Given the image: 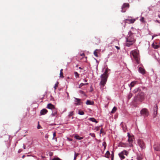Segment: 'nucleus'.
Returning <instances> with one entry per match:
<instances>
[{
  "instance_id": "34",
  "label": "nucleus",
  "mask_w": 160,
  "mask_h": 160,
  "mask_svg": "<svg viewBox=\"0 0 160 160\" xmlns=\"http://www.w3.org/2000/svg\"><path fill=\"white\" fill-rule=\"evenodd\" d=\"M58 82H57V83L55 84V86H54V88L55 90H56L57 89V88L58 87Z\"/></svg>"
},
{
  "instance_id": "41",
  "label": "nucleus",
  "mask_w": 160,
  "mask_h": 160,
  "mask_svg": "<svg viewBox=\"0 0 160 160\" xmlns=\"http://www.w3.org/2000/svg\"><path fill=\"white\" fill-rule=\"evenodd\" d=\"M80 56L82 57H85V54L84 53H82V54H80Z\"/></svg>"
},
{
  "instance_id": "12",
  "label": "nucleus",
  "mask_w": 160,
  "mask_h": 160,
  "mask_svg": "<svg viewBox=\"0 0 160 160\" xmlns=\"http://www.w3.org/2000/svg\"><path fill=\"white\" fill-rule=\"evenodd\" d=\"M154 150L157 151H160V145L159 144H155L153 146Z\"/></svg>"
},
{
  "instance_id": "15",
  "label": "nucleus",
  "mask_w": 160,
  "mask_h": 160,
  "mask_svg": "<svg viewBox=\"0 0 160 160\" xmlns=\"http://www.w3.org/2000/svg\"><path fill=\"white\" fill-rule=\"evenodd\" d=\"M109 70V69H108V68H107L104 72V73L101 75L102 76L105 77H107V78H108V71Z\"/></svg>"
},
{
  "instance_id": "47",
  "label": "nucleus",
  "mask_w": 160,
  "mask_h": 160,
  "mask_svg": "<svg viewBox=\"0 0 160 160\" xmlns=\"http://www.w3.org/2000/svg\"><path fill=\"white\" fill-rule=\"evenodd\" d=\"M79 92L80 93H82L83 94V93H84V92L83 91H82V90H80Z\"/></svg>"
},
{
  "instance_id": "55",
  "label": "nucleus",
  "mask_w": 160,
  "mask_h": 160,
  "mask_svg": "<svg viewBox=\"0 0 160 160\" xmlns=\"http://www.w3.org/2000/svg\"><path fill=\"white\" fill-rule=\"evenodd\" d=\"M158 17H159L160 18V15H158Z\"/></svg>"
},
{
  "instance_id": "23",
  "label": "nucleus",
  "mask_w": 160,
  "mask_h": 160,
  "mask_svg": "<svg viewBox=\"0 0 160 160\" xmlns=\"http://www.w3.org/2000/svg\"><path fill=\"white\" fill-rule=\"evenodd\" d=\"M87 57H82L81 58V62H86L87 61Z\"/></svg>"
},
{
  "instance_id": "2",
  "label": "nucleus",
  "mask_w": 160,
  "mask_h": 160,
  "mask_svg": "<svg viewBox=\"0 0 160 160\" xmlns=\"http://www.w3.org/2000/svg\"><path fill=\"white\" fill-rule=\"evenodd\" d=\"M130 54L131 58H132V57H133L137 64L139 63L140 58L138 51L136 50L132 51L130 53Z\"/></svg>"
},
{
  "instance_id": "45",
  "label": "nucleus",
  "mask_w": 160,
  "mask_h": 160,
  "mask_svg": "<svg viewBox=\"0 0 160 160\" xmlns=\"http://www.w3.org/2000/svg\"><path fill=\"white\" fill-rule=\"evenodd\" d=\"M115 47L118 50H119L120 49V48L119 47H118V46H115Z\"/></svg>"
},
{
  "instance_id": "60",
  "label": "nucleus",
  "mask_w": 160,
  "mask_h": 160,
  "mask_svg": "<svg viewBox=\"0 0 160 160\" xmlns=\"http://www.w3.org/2000/svg\"><path fill=\"white\" fill-rule=\"evenodd\" d=\"M92 90H91L90 92H92Z\"/></svg>"
},
{
  "instance_id": "1",
  "label": "nucleus",
  "mask_w": 160,
  "mask_h": 160,
  "mask_svg": "<svg viewBox=\"0 0 160 160\" xmlns=\"http://www.w3.org/2000/svg\"><path fill=\"white\" fill-rule=\"evenodd\" d=\"M126 39L125 45L128 47L131 46L136 42V39L134 38L132 33H131V31L129 32L128 36L126 38Z\"/></svg>"
},
{
  "instance_id": "54",
  "label": "nucleus",
  "mask_w": 160,
  "mask_h": 160,
  "mask_svg": "<svg viewBox=\"0 0 160 160\" xmlns=\"http://www.w3.org/2000/svg\"><path fill=\"white\" fill-rule=\"evenodd\" d=\"M84 81H85V82H87V80H84Z\"/></svg>"
},
{
  "instance_id": "10",
  "label": "nucleus",
  "mask_w": 160,
  "mask_h": 160,
  "mask_svg": "<svg viewBox=\"0 0 160 160\" xmlns=\"http://www.w3.org/2000/svg\"><path fill=\"white\" fill-rule=\"evenodd\" d=\"M74 98L75 99V105H80L82 104V102L81 101V99L76 98Z\"/></svg>"
},
{
  "instance_id": "22",
  "label": "nucleus",
  "mask_w": 160,
  "mask_h": 160,
  "mask_svg": "<svg viewBox=\"0 0 160 160\" xmlns=\"http://www.w3.org/2000/svg\"><path fill=\"white\" fill-rule=\"evenodd\" d=\"M99 52V50L98 49H96L94 52V55L97 57H98V53Z\"/></svg>"
},
{
  "instance_id": "42",
  "label": "nucleus",
  "mask_w": 160,
  "mask_h": 160,
  "mask_svg": "<svg viewBox=\"0 0 160 160\" xmlns=\"http://www.w3.org/2000/svg\"><path fill=\"white\" fill-rule=\"evenodd\" d=\"M97 131H98L99 130V127H96L95 128V129Z\"/></svg>"
},
{
  "instance_id": "58",
  "label": "nucleus",
  "mask_w": 160,
  "mask_h": 160,
  "mask_svg": "<svg viewBox=\"0 0 160 160\" xmlns=\"http://www.w3.org/2000/svg\"><path fill=\"white\" fill-rule=\"evenodd\" d=\"M24 157V156H22V158H23Z\"/></svg>"
},
{
  "instance_id": "53",
  "label": "nucleus",
  "mask_w": 160,
  "mask_h": 160,
  "mask_svg": "<svg viewBox=\"0 0 160 160\" xmlns=\"http://www.w3.org/2000/svg\"><path fill=\"white\" fill-rule=\"evenodd\" d=\"M153 38H154V36H152V39H153Z\"/></svg>"
},
{
  "instance_id": "4",
  "label": "nucleus",
  "mask_w": 160,
  "mask_h": 160,
  "mask_svg": "<svg viewBox=\"0 0 160 160\" xmlns=\"http://www.w3.org/2000/svg\"><path fill=\"white\" fill-rule=\"evenodd\" d=\"M101 80L100 83L101 87H103L106 84V82L108 78L102 76H101Z\"/></svg>"
},
{
  "instance_id": "16",
  "label": "nucleus",
  "mask_w": 160,
  "mask_h": 160,
  "mask_svg": "<svg viewBox=\"0 0 160 160\" xmlns=\"http://www.w3.org/2000/svg\"><path fill=\"white\" fill-rule=\"evenodd\" d=\"M48 110L45 109H43L40 111V114L41 115H44L48 112Z\"/></svg>"
},
{
  "instance_id": "38",
  "label": "nucleus",
  "mask_w": 160,
  "mask_h": 160,
  "mask_svg": "<svg viewBox=\"0 0 160 160\" xmlns=\"http://www.w3.org/2000/svg\"><path fill=\"white\" fill-rule=\"evenodd\" d=\"M89 135L92 137H95V134L94 133H90Z\"/></svg>"
},
{
  "instance_id": "33",
  "label": "nucleus",
  "mask_w": 160,
  "mask_h": 160,
  "mask_svg": "<svg viewBox=\"0 0 160 160\" xmlns=\"http://www.w3.org/2000/svg\"><path fill=\"white\" fill-rule=\"evenodd\" d=\"M132 94L131 93H129L128 95V99H129L132 96Z\"/></svg>"
},
{
  "instance_id": "39",
  "label": "nucleus",
  "mask_w": 160,
  "mask_h": 160,
  "mask_svg": "<svg viewBox=\"0 0 160 160\" xmlns=\"http://www.w3.org/2000/svg\"><path fill=\"white\" fill-rule=\"evenodd\" d=\"M84 85V84L83 83H81L79 86L78 88H81Z\"/></svg>"
},
{
  "instance_id": "11",
  "label": "nucleus",
  "mask_w": 160,
  "mask_h": 160,
  "mask_svg": "<svg viewBox=\"0 0 160 160\" xmlns=\"http://www.w3.org/2000/svg\"><path fill=\"white\" fill-rule=\"evenodd\" d=\"M135 21V19H126L124 21V22L125 23H133Z\"/></svg>"
},
{
  "instance_id": "5",
  "label": "nucleus",
  "mask_w": 160,
  "mask_h": 160,
  "mask_svg": "<svg viewBox=\"0 0 160 160\" xmlns=\"http://www.w3.org/2000/svg\"><path fill=\"white\" fill-rule=\"evenodd\" d=\"M128 154V152L127 151L124 150L119 153L118 155L121 159L122 160L124 159L125 158V157L124 156V155L127 156Z\"/></svg>"
},
{
  "instance_id": "36",
  "label": "nucleus",
  "mask_w": 160,
  "mask_h": 160,
  "mask_svg": "<svg viewBox=\"0 0 160 160\" xmlns=\"http://www.w3.org/2000/svg\"><path fill=\"white\" fill-rule=\"evenodd\" d=\"M73 113H74V112L73 111H72V112H70L69 113V117H71V116H73L74 114Z\"/></svg>"
},
{
  "instance_id": "6",
  "label": "nucleus",
  "mask_w": 160,
  "mask_h": 160,
  "mask_svg": "<svg viewBox=\"0 0 160 160\" xmlns=\"http://www.w3.org/2000/svg\"><path fill=\"white\" fill-rule=\"evenodd\" d=\"M128 142H129L128 144H129V147H132L133 146L132 143L133 138L132 137L130 136L129 133H128Z\"/></svg>"
},
{
  "instance_id": "40",
  "label": "nucleus",
  "mask_w": 160,
  "mask_h": 160,
  "mask_svg": "<svg viewBox=\"0 0 160 160\" xmlns=\"http://www.w3.org/2000/svg\"><path fill=\"white\" fill-rule=\"evenodd\" d=\"M52 160H61L58 158H54Z\"/></svg>"
},
{
  "instance_id": "21",
  "label": "nucleus",
  "mask_w": 160,
  "mask_h": 160,
  "mask_svg": "<svg viewBox=\"0 0 160 160\" xmlns=\"http://www.w3.org/2000/svg\"><path fill=\"white\" fill-rule=\"evenodd\" d=\"M89 119L92 122H95L96 123H97L98 122L94 118H89Z\"/></svg>"
},
{
  "instance_id": "14",
  "label": "nucleus",
  "mask_w": 160,
  "mask_h": 160,
  "mask_svg": "<svg viewBox=\"0 0 160 160\" xmlns=\"http://www.w3.org/2000/svg\"><path fill=\"white\" fill-rule=\"evenodd\" d=\"M47 108L52 109V110L55 108V106L51 103H49L48 104Z\"/></svg>"
},
{
  "instance_id": "51",
  "label": "nucleus",
  "mask_w": 160,
  "mask_h": 160,
  "mask_svg": "<svg viewBox=\"0 0 160 160\" xmlns=\"http://www.w3.org/2000/svg\"><path fill=\"white\" fill-rule=\"evenodd\" d=\"M156 114H157V112H156V114H155V113H154V117L155 118V117H156Z\"/></svg>"
},
{
  "instance_id": "49",
  "label": "nucleus",
  "mask_w": 160,
  "mask_h": 160,
  "mask_svg": "<svg viewBox=\"0 0 160 160\" xmlns=\"http://www.w3.org/2000/svg\"><path fill=\"white\" fill-rule=\"evenodd\" d=\"M100 132V133H102V128L101 129Z\"/></svg>"
},
{
  "instance_id": "50",
  "label": "nucleus",
  "mask_w": 160,
  "mask_h": 160,
  "mask_svg": "<svg viewBox=\"0 0 160 160\" xmlns=\"http://www.w3.org/2000/svg\"><path fill=\"white\" fill-rule=\"evenodd\" d=\"M40 127V126L38 125V127H37V128L38 129H39V127Z\"/></svg>"
},
{
  "instance_id": "32",
  "label": "nucleus",
  "mask_w": 160,
  "mask_h": 160,
  "mask_svg": "<svg viewBox=\"0 0 160 160\" xmlns=\"http://www.w3.org/2000/svg\"><path fill=\"white\" fill-rule=\"evenodd\" d=\"M74 73L76 78H77L79 77V75L77 72H75Z\"/></svg>"
},
{
  "instance_id": "57",
  "label": "nucleus",
  "mask_w": 160,
  "mask_h": 160,
  "mask_svg": "<svg viewBox=\"0 0 160 160\" xmlns=\"http://www.w3.org/2000/svg\"><path fill=\"white\" fill-rule=\"evenodd\" d=\"M113 155L112 156V159H113Z\"/></svg>"
},
{
  "instance_id": "26",
  "label": "nucleus",
  "mask_w": 160,
  "mask_h": 160,
  "mask_svg": "<svg viewBox=\"0 0 160 160\" xmlns=\"http://www.w3.org/2000/svg\"><path fill=\"white\" fill-rule=\"evenodd\" d=\"M152 46L153 48L155 49H157L159 48V46L158 45H156L154 43H153Z\"/></svg>"
},
{
  "instance_id": "37",
  "label": "nucleus",
  "mask_w": 160,
  "mask_h": 160,
  "mask_svg": "<svg viewBox=\"0 0 160 160\" xmlns=\"http://www.w3.org/2000/svg\"><path fill=\"white\" fill-rule=\"evenodd\" d=\"M102 145L104 146V149H105L106 147V143L105 142H104L102 143Z\"/></svg>"
},
{
  "instance_id": "13",
  "label": "nucleus",
  "mask_w": 160,
  "mask_h": 160,
  "mask_svg": "<svg viewBox=\"0 0 160 160\" xmlns=\"http://www.w3.org/2000/svg\"><path fill=\"white\" fill-rule=\"evenodd\" d=\"M119 146L122 147H129V144L127 143H124L121 142L119 144Z\"/></svg>"
},
{
  "instance_id": "28",
  "label": "nucleus",
  "mask_w": 160,
  "mask_h": 160,
  "mask_svg": "<svg viewBox=\"0 0 160 160\" xmlns=\"http://www.w3.org/2000/svg\"><path fill=\"white\" fill-rule=\"evenodd\" d=\"M53 138H52V139L55 140L56 142L57 141V138H55L56 136V132H54L53 134Z\"/></svg>"
},
{
  "instance_id": "9",
  "label": "nucleus",
  "mask_w": 160,
  "mask_h": 160,
  "mask_svg": "<svg viewBox=\"0 0 160 160\" xmlns=\"http://www.w3.org/2000/svg\"><path fill=\"white\" fill-rule=\"evenodd\" d=\"M138 143L139 145L142 149L145 148V144L142 140L139 139L138 140Z\"/></svg>"
},
{
  "instance_id": "52",
  "label": "nucleus",
  "mask_w": 160,
  "mask_h": 160,
  "mask_svg": "<svg viewBox=\"0 0 160 160\" xmlns=\"http://www.w3.org/2000/svg\"><path fill=\"white\" fill-rule=\"evenodd\" d=\"M84 85H88V83H84Z\"/></svg>"
},
{
  "instance_id": "29",
  "label": "nucleus",
  "mask_w": 160,
  "mask_h": 160,
  "mask_svg": "<svg viewBox=\"0 0 160 160\" xmlns=\"http://www.w3.org/2000/svg\"><path fill=\"white\" fill-rule=\"evenodd\" d=\"M117 109V108H116L115 107H114V108H113L112 109V111H111V112L112 113H114L116 111Z\"/></svg>"
},
{
  "instance_id": "24",
  "label": "nucleus",
  "mask_w": 160,
  "mask_h": 160,
  "mask_svg": "<svg viewBox=\"0 0 160 160\" xmlns=\"http://www.w3.org/2000/svg\"><path fill=\"white\" fill-rule=\"evenodd\" d=\"M110 155V153L109 151H108L105 155V156L107 158H109Z\"/></svg>"
},
{
  "instance_id": "27",
  "label": "nucleus",
  "mask_w": 160,
  "mask_h": 160,
  "mask_svg": "<svg viewBox=\"0 0 160 160\" xmlns=\"http://www.w3.org/2000/svg\"><path fill=\"white\" fill-rule=\"evenodd\" d=\"M63 69H61L60 70V77L62 78H63V73L62 72Z\"/></svg>"
},
{
  "instance_id": "43",
  "label": "nucleus",
  "mask_w": 160,
  "mask_h": 160,
  "mask_svg": "<svg viewBox=\"0 0 160 160\" xmlns=\"http://www.w3.org/2000/svg\"><path fill=\"white\" fill-rule=\"evenodd\" d=\"M48 137L49 135L48 134H47L45 135V137L46 138H48Z\"/></svg>"
},
{
  "instance_id": "35",
  "label": "nucleus",
  "mask_w": 160,
  "mask_h": 160,
  "mask_svg": "<svg viewBox=\"0 0 160 160\" xmlns=\"http://www.w3.org/2000/svg\"><path fill=\"white\" fill-rule=\"evenodd\" d=\"M140 20L141 22H145L144 20V18L143 17H142L140 19Z\"/></svg>"
},
{
  "instance_id": "46",
  "label": "nucleus",
  "mask_w": 160,
  "mask_h": 160,
  "mask_svg": "<svg viewBox=\"0 0 160 160\" xmlns=\"http://www.w3.org/2000/svg\"><path fill=\"white\" fill-rule=\"evenodd\" d=\"M138 160H141L142 158L140 157H138L137 158Z\"/></svg>"
},
{
  "instance_id": "8",
  "label": "nucleus",
  "mask_w": 160,
  "mask_h": 160,
  "mask_svg": "<svg viewBox=\"0 0 160 160\" xmlns=\"http://www.w3.org/2000/svg\"><path fill=\"white\" fill-rule=\"evenodd\" d=\"M140 113L142 115L147 116L148 115V112L146 108H143L140 111Z\"/></svg>"
},
{
  "instance_id": "19",
  "label": "nucleus",
  "mask_w": 160,
  "mask_h": 160,
  "mask_svg": "<svg viewBox=\"0 0 160 160\" xmlns=\"http://www.w3.org/2000/svg\"><path fill=\"white\" fill-rule=\"evenodd\" d=\"M137 83V82L136 81H133V82H132L130 84V85H129V87H130V89H131V88L133 87L134 85L136 84Z\"/></svg>"
},
{
  "instance_id": "44",
  "label": "nucleus",
  "mask_w": 160,
  "mask_h": 160,
  "mask_svg": "<svg viewBox=\"0 0 160 160\" xmlns=\"http://www.w3.org/2000/svg\"><path fill=\"white\" fill-rule=\"evenodd\" d=\"M138 90H139L138 88H137L136 90H135L134 91L135 93H136L137 92H138Z\"/></svg>"
},
{
  "instance_id": "48",
  "label": "nucleus",
  "mask_w": 160,
  "mask_h": 160,
  "mask_svg": "<svg viewBox=\"0 0 160 160\" xmlns=\"http://www.w3.org/2000/svg\"><path fill=\"white\" fill-rule=\"evenodd\" d=\"M25 147H26V146L25 145H23V148L24 149H25L26 148Z\"/></svg>"
},
{
  "instance_id": "17",
  "label": "nucleus",
  "mask_w": 160,
  "mask_h": 160,
  "mask_svg": "<svg viewBox=\"0 0 160 160\" xmlns=\"http://www.w3.org/2000/svg\"><path fill=\"white\" fill-rule=\"evenodd\" d=\"M139 72L142 74H143L145 73V71L144 69L142 67H139Z\"/></svg>"
},
{
  "instance_id": "30",
  "label": "nucleus",
  "mask_w": 160,
  "mask_h": 160,
  "mask_svg": "<svg viewBox=\"0 0 160 160\" xmlns=\"http://www.w3.org/2000/svg\"><path fill=\"white\" fill-rule=\"evenodd\" d=\"M79 153H76L75 152L74 160H76V159L77 157L79 155Z\"/></svg>"
},
{
  "instance_id": "56",
  "label": "nucleus",
  "mask_w": 160,
  "mask_h": 160,
  "mask_svg": "<svg viewBox=\"0 0 160 160\" xmlns=\"http://www.w3.org/2000/svg\"><path fill=\"white\" fill-rule=\"evenodd\" d=\"M117 42H118V41L117 40H116Z\"/></svg>"
},
{
  "instance_id": "59",
  "label": "nucleus",
  "mask_w": 160,
  "mask_h": 160,
  "mask_svg": "<svg viewBox=\"0 0 160 160\" xmlns=\"http://www.w3.org/2000/svg\"><path fill=\"white\" fill-rule=\"evenodd\" d=\"M79 69H81V68L80 67H79Z\"/></svg>"
},
{
  "instance_id": "25",
  "label": "nucleus",
  "mask_w": 160,
  "mask_h": 160,
  "mask_svg": "<svg viewBox=\"0 0 160 160\" xmlns=\"http://www.w3.org/2000/svg\"><path fill=\"white\" fill-rule=\"evenodd\" d=\"M74 138L77 139L78 140H81L83 138L82 137H80L78 135H75L74 136Z\"/></svg>"
},
{
  "instance_id": "3",
  "label": "nucleus",
  "mask_w": 160,
  "mask_h": 160,
  "mask_svg": "<svg viewBox=\"0 0 160 160\" xmlns=\"http://www.w3.org/2000/svg\"><path fill=\"white\" fill-rule=\"evenodd\" d=\"M145 94L143 92L141 91L139 92L138 94L135 96L134 98V101L135 102H142L144 100V99Z\"/></svg>"
},
{
  "instance_id": "7",
  "label": "nucleus",
  "mask_w": 160,
  "mask_h": 160,
  "mask_svg": "<svg viewBox=\"0 0 160 160\" xmlns=\"http://www.w3.org/2000/svg\"><path fill=\"white\" fill-rule=\"evenodd\" d=\"M129 7V4L128 3H124L122 7V12H124L126 10V8H128Z\"/></svg>"
},
{
  "instance_id": "18",
  "label": "nucleus",
  "mask_w": 160,
  "mask_h": 160,
  "mask_svg": "<svg viewBox=\"0 0 160 160\" xmlns=\"http://www.w3.org/2000/svg\"><path fill=\"white\" fill-rule=\"evenodd\" d=\"M57 114V110L56 108L52 110V113L51 114L52 116H55Z\"/></svg>"
},
{
  "instance_id": "20",
  "label": "nucleus",
  "mask_w": 160,
  "mask_h": 160,
  "mask_svg": "<svg viewBox=\"0 0 160 160\" xmlns=\"http://www.w3.org/2000/svg\"><path fill=\"white\" fill-rule=\"evenodd\" d=\"M87 105H93L94 104V102L93 101H91L89 100H87L86 102Z\"/></svg>"
},
{
  "instance_id": "31",
  "label": "nucleus",
  "mask_w": 160,
  "mask_h": 160,
  "mask_svg": "<svg viewBox=\"0 0 160 160\" xmlns=\"http://www.w3.org/2000/svg\"><path fill=\"white\" fill-rule=\"evenodd\" d=\"M78 114L80 115H83L84 114V112L83 111L81 110H79L78 111Z\"/></svg>"
}]
</instances>
